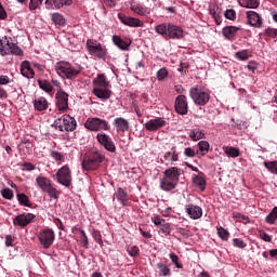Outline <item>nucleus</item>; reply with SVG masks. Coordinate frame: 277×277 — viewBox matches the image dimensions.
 <instances>
[{
  "mask_svg": "<svg viewBox=\"0 0 277 277\" xmlns=\"http://www.w3.org/2000/svg\"><path fill=\"white\" fill-rule=\"evenodd\" d=\"M119 21L122 23V25H126L127 27H144V22H142L137 17L119 15Z\"/></svg>",
  "mask_w": 277,
  "mask_h": 277,
  "instance_id": "obj_24",
  "label": "nucleus"
},
{
  "mask_svg": "<svg viewBox=\"0 0 277 277\" xmlns=\"http://www.w3.org/2000/svg\"><path fill=\"white\" fill-rule=\"evenodd\" d=\"M266 36H268L269 38H276L277 37V29L276 28H267L265 30Z\"/></svg>",
  "mask_w": 277,
  "mask_h": 277,
  "instance_id": "obj_59",
  "label": "nucleus"
},
{
  "mask_svg": "<svg viewBox=\"0 0 277 277\" xmlns=\"http://www.w3.org/2000/svg\"><path fill=\"white\" fill-rule=\"evenodd\" d=\"M55 105L60 114H66L68 111V93L65 91L56 92Z\"/></svg>",
  "mask_w": 277,
  "mask_h": 277,
  "instance_id": "obj_13",
  "label": "nucleus"
},
{
  "mask_svg": "<svg viewBox=\"0 0 277 277\" xmlns=\"http://www.w3.org/2000/svg\"><path fill=\"white\" fill-rule=\"evenodd\" d=\"M96 140L101 146L105 148L108 153H116V143L111 140V136L106 133H97Z\"/></svg>",
  "mask_w": 277,
  "mask_h": 277,
  "instance_id": "obj_14",
  "label": "nucleus"
},
{
  "mask_svg": "<svg viewBox=\"0 0 277 277\" xmlns=\"http://www.w3.org/2000/svg\"><path fill=\"white\" fill-rule=\"evenodd\" d=\"M87 51L92 57L96 60H103L104 62L107 60V48L102 45L96 39H88L87 43Z\"/></svg>",
  "mask_w": 277,
  "mask_h": 277,
  "instance_id": "obj_7",
  "label": "nucleus"
},
{
  "mask_svg": "<svg viewBox=\"0 0 277 277\" xmlns=\"http://www.w3.org/2000/svg\"><path fill=\"white\" fill-rule=\"evenodd\" d=\"M14 83V78H11L8 75H0V85H10ZM0 98H8V91L0 87Z\"/></svg>",
  "mask_w": 277,
  "mask_h": 277,
  "instance_id": "obj_27",
  "label": "nucleus"
},
{
  "mask_svg": "<svg viewBox=\"0 0 277 277\" xmlns=\"http://www.w3.org/2000/svg\"><path fill=\"white\" fill-rule=\"evenodd\" d=\"M127 252L130 256H140V248L137 246H132L127 249Z\"/></svg>",
  "mask_w": 277,
  "mask_h": 277,
  "instance_id": "obj_56",
  "label": "nucleus"
},
{
  "mask_svg": "<svg viewBox=\"0 0 277 277\" xmlns=\"http://www.w3.org/2000/svg\"><path fill=\"white\" fill-rule=\"evenodd\" d=\"M175 111L180 114V116H186L188 111V107H187V97L185 95H179L175 98Z\"/></svg>",
  "mask_w": 277,
  "mask_h": 277,
  "instance_id": "obj_20",
  "label": "nucleus"
},
{
  "mask_svg": "<svg viewBox=\"0 0 277 277\" xmlns=\"http://www.w3.org/2000/svg\"><path fill=\"white\" fill-rule=\"evenodd\" d=\"M224 16L228 21H235V18H237V13L233 9H227L224 13Z\"/></svg>",
  "mask_w": 277,
  "mask_h": 277,
  "instance_id": "obj_53",
  "label": "nucleus"
},
{
  "mask_svg": "<svg viewBox=\"0 0 277 277\" xmlns=\"http://www.w3.org/2000/svg\"><path fill=\"white\" fill-rule=\"evenodd\" d=\"M166 124H168V121H166V118L156 117L145 122L144 129H146V131H159V129H163Z\"/></svg>",
  "mask_w": 277,
  "mask_h": 277,
  "instance_id": "obj_16",
  "label": "nucleus"
},
{
  "mask_svg": "<svg viewBox=\"0 0 277 277\" xmlns=\"http://www.w3.org/2000/svg\"><path fill=\"white\" fill-rule=\"evenodd\" d=\"M162 163H166V166H170V163H174L179 161V151H176V146H173L170 151H167L162 158Z\"/></svg>",
  "mask_w": 277,
  "mask_h": 277,
  "instance_id": "obj_22",
  "label": "nucleus"
},
{
  "mask_svg": "<svg viewBox=\"0 0 277 277\" xmlns=\"http://www.w3.org/2000/svg\"><path fill=\"white\" fill-rule=\"evenodd\" d=\"M5 246L8 248L14 246V239H12V236H10V235L5 236Z\"/></svg>",
  "mask_w": 277,
  "mask_h": 277,
  "instance_id": "obj_64",
  "label": "nucleus"
},
{
  "mask_svg": "<svg viewBox=\"0 0 277 277\" xmlns=\"http://www.w3.org/2000/svg\"><path fill=\"white\" fill-rule=\"evenodd\" d=\"M168 77V69L166 67L160 68L157 71V79L158 81H163Z\"/></svg>",
  "mask_w": 277,
  "mask_h": 277,
  "instance_id": "obj_52",
  "label": "nucleus"
},
{
  "mask_svg": "<svg viewBox=\"0 0 277 277\" xmlns=\"http://www.w3.org/2000/svg\"><path fill=\"white\" fill-rule=\"evenodd\" d=\"M157 269H158L159 276H163V277L172 276V269L170 268V266H168L163 262L157 263Z\"/></svg>",
  "mask_w": 277,
  "mask_h": 277,
  "instance_id": "obj_39",
  "label": "nucleus"
},
{
  "mask_svg": "<svg viewBox=\"0 0 277 277\" xmlns=\"http://www.w3.org/2000/svg\"><path fill=\"white\" fill-rule=\"evenodd\" d=\"M236 60H239V62H246L250 60V53L248 50H241L235 53Z\"/></svg>",
  "mask_w": 277,
  "mask_h": 277,
  "instance_id": "obj_44",
  "label": "nucleus"
},
{
  "mask_svg": "<svg viewBox=\"0 0 277 277\" xmlns=\"http://www.w3.org/2000/svg\"><path fill=\"white\" fill-rule=\"evenodd\" d=\"M50 198L53 200L60 199V190L57 188L53 187V184H51L47 189L43 190Z\"/></svg>",
  "mask_w": 277,
  "mask_h": 277,
  "instance_id": "obj_41",
  "label": "nucleus"
},
{
  "mask_svg": "<svg viewBox=\"0 0 277 277\" xmlns=\"http://www.w3.org/2000/svg\"><path fill=\"white\" fill-rule=\"evenodd\" d=\"M159 228L161 233H163V235H170V233L172 232L170 223H167L166 221L159 226Z\"/></svg>",
  "mask_w": 277,
  "mask_h": 277,
  "instance_id": "obj_54",
  "label": "nucleus"
},
{
  "mask_svg": "<svg viewBox=\"0 0 277 277\" xmlns=\"http://www.w3.org/2000/svg\"><path fill=\"white\" fill-rule=\"evenodd\" d=\"M151 222L155 224V226H160L166 221L161 219L160 215H155L154 217H151Z\"/></svg>",
  "mask_w": 277,
  "mask_h": 277,
  "instance_id": "obj_58",
  "label": "nucleus"
},
{
  "mask_svg": "<svg viewBox=\"0 0 277 277\" xmlns=\"http://www.w3.org/2000/svg\"><path fill=\"white\" fill-rule=\"evenodd\" d=\"M172 213H174V210H172V208H166L161 211L162 217H170Z\"/></svg>",
  "mask_w": 277,
  "mask_h": 277,
  "instance_id": "obj_60",
  "label": "nucleus"
},
{
  "mask_svg": "<svg viewBox=\"0 0 277 277\" xmlns=\"http://www.w3.org/2000/svg\"><path fill=\"white\" fill-rule=\"evenodd\" d=\"M184 155L186 157H188L189 159H194V157H196V155H198V151H196V149H194V147H186L184 149Z\"/></svg>",
  "mask_w": 277,
  "mask_h": 277,
  "instance_id": "obj_51",
  "label": "nucleus"
},
{
  "mask_svg": "<svg viewBox=\"0 0 277 277\" xmlns=\"http://www.w3.org/2000/svg\"><path fill=\"white\" fill-rule=\"evenodd\" d=\"M21 75H23L26 79H34L36 76V72L34 71V68H31V63L29 61H24L21 63Z\"/></svg>",
  "mask_w": 277,
  "mask_h": 277,
  "instance_id": "obj_25",
  "label": "nucleus"
},
{
  "mask_svg": "<svg viewBox=\"0 0 277 277\" xmlns=\"http://www.w3.org/2000/svg\"><path fill=\"white\" fill-rule=\"evenodd\" d=\"M50 157L55 161L57 166H62V163H66V154H63L57 150H51Z\"/></svg>",
  "mask_w": 277,
  "mask_h": 277,
  "instance_id": "obj_34",
  "label": "nucleus"
},
{
  "mask_svg": "<svg viewBox=\"0 0 277 277\" xmlns=\"http://www.w3.org/2000/svg\"><path fill=\"white\" fill-rule=\"evenodd\" d=\"M1 196L5 200H12V198H14V190H12V188H4L1 190Z\"/></svg>",
  "mask_w": 277,
  "mask_h": 277,
  "instance_id": "obj_46",
  "label": "nucleus"
},
{
  "mask_svg": "<svg viewBox=\"0 0 277 277\" xmlns=\"http://www.w3.org/2000/svg\"><path fill=\"white\" fill-rule=\"evenodd\" d=\"M265 168L273 174H277V161L264 162Z\"/></svg>",
  "mask_w": 277,
  "mask_h": 277,
  "instance_id": "obj_49",
  "label": "nucleus"
},
{
  "mask_svg": "<svg viewBox=\"0 0 277 277\" xmlns=\"http://www.w3.org/2000/svg\"><path fill=\"white\" fill-rule=\"evenodd\" d=\"M179 185L174 180H171V177H168V175H164L160 180V188L163 189V192H172Z\"/></svg>",
  "mask_w": 277,
  "mask_h": 277,
  "instance_id": "obj_26",
  "label": "nucleus"
},
{
  "mask_svg": "<svg viewBox=\"0 0 277 277\" xmlns=\"http://www.w3.org/2000/svg\"><path fill=\"white\" fill-rule=\"evenodd\" d=\"M52 127L56 131H61V133H72L77 129V120L71 117L70 115H63L62 117L57 118Z\"/></svg>",
  "mask_w": 277,
  "mask_h": 277,
  "instance_id": "obj_5",
  "label": "nucleus"
},
{
  "mask_svg": "<svg viewBox=\"0 0 277 277\" xmlns=\"http://www.w3.org/2000/svg\"><path fill=\"white\" fill-rule=\"evenodd\" d=\"M188 137L193 141V142H198L200 140H206L207 136L205 134V130L200 129V128H194L188 130Z\"/></svg>",
  "mask_w": 277,
  "mask_h": 277,
  "instance_id": "obj_28",
  "label": "nucleus"
},
{
  "mask_svg": "<svg viewBox=\"0 0 277 277\" xmlns=\"http://www.w3.org/2000/svg\"><path fill=\"white\" fill-rule=\"evenodd\" d=\"M241 28L237 26H227L223 28V36L226 38V40H235V37L237 36V31H239Z\"/></svg>",
  "mask_w": 277,
  "mask_h": 277,
  "instance_id": "obj_32",
  "label": "nucleus"
},
{
  "mask_svg": "<svg viewBox=\"0 0 277 277\" xmlns=\"http://www.w3.org/2000/svg\"><path fill=\"white\" fill-rule=\"evenodd\" d=\"M277 220V207H274L271 213L266 216V224H275Z\"/></svg>",
  "mask_w": 277,
  "mask_h": 277,
  "instance_id": "obj_45",
  "label": "nucleus"
},
{
  "mask_svg": "<svg viewBox=\"0 0 277 277\" xmlns=\"http://www.w3.org/2000/svg\"><path fill=\"white\" fill-rule=\"evenodd\" d=\"M36 184L39 187V189H41V192H44V190L49 189V187H51V185H53V182L49 177L38 175L36 177Z\"/></svg>",
  "mask_w": 277,
  "mask_h": 277,
  "instance_id": "obj_30",
  "label": "nucleus"
},
{
  "mask_svg": "<svg viewBox=\"0 0 277 277\" xmlns=\"http://www.w3.org/2000/svg\"><path fill=\"white\" fill-rule=\"evenodd\" d=\"M51 21L56 27H65L66 26V17L62 15V13H52Z\"/></svg>",
  "mask_w": 277,
  "mask_h": 277,
  "instance_id": "obj_36",
  "label": "nucleus"
},
{
  "mask_svg": "<svg viewBox=\"0 0 277 277\" xmlns=\"http://www.w3.org/2000/svg\"><path fill=\"white\" fill-rule=\"evenodd\" d=\"M56 74L62 79H69L70 81L77 79L81 75V67L71 64L70 62L60 61L54 65Z\"/></svg>",
  "mask_w": 277,
  "mask_h": 277,
  "instance_id": "obj_2",
  "label": "nucleus"
},
{
  "mask_svg": "<svg viewBox=\"0 0 277 277\" xmlns=\"http://www.w3.org/2000/svg\"><path fill=\"white\" fill-rule=\"evenodd\" d=\"M130 10L134 14H137V16H150L153 13V9L144 5L142 2H135V0L129 1Z\"/></svg>",
  "mask_w": 277,
  "mask_h": 277,
  "instance_id": "obj_12",
  "label": "nucleus"
},
{
  "mask_svg": "<svg viewBox=\"0 0 277 277\" xmlns=\"http://www.w3.org/2000/svg\"><path fill=\"white\" fill-rule=\"evenodd\" d=\"M93 94L100 101H109L111 98V83L107 80L105 74H98L93 79Z\"/></svg>",
  "mask_w": 277,
  "mask_h": 277,
  "instance_id": "obj_1",
  "label": "nucleus"
},
{
  "mask_svg": "<svg viewBox=\"0 0 277 277\" xmlns=\"http://www.w3.org/2000/svg\"><path fill=\"white\" fill-rule=\"evenodd\" d=\"M216 235L222 241H228L230 237V233H228L227 229L222 226L216 227Z\"/></svg>",
  "mask_w": 277,
  "mask_h": 277,
  "instance_id": "obj_42",
  "label": "nucleus"
},
{
  "mask_svg": "<svg viewBox=\"0 0 277 277\" xmlns=\"http://www.w3.org/2000/svg\"><path fill=\"white\" fill-rule=\"evenodd\" d=\"M189 96L195 103V105H198L199 107H205L211 101V91L200 87H192L189 90Z\"/></svg>",
  "mask_w": 277,
  "mask_h": 277,
  "instance_id": "obj_4",
  "label": "nucleus"
},
{
  "mask_svg": "<svg viewBox=\"0 0 277 277\" xmlns=\"http://www.w3.org/2000/svg\"><path fill=\"white\" fill-rule=\"evenodd\" d=\"M248 70H250L251 72H255L256 68H259V64H256V62L254 61H250L247 65Z\"/></svg>",
  "mask_w": 277,
  "mask_h": 277,
  "instance_id": "obj_57",
  "label": "nucleus"
},
{
  "mask_svg": "<svg viewBox=\"0 0 277 277\" xmlns=\"http://www.w3.org/2000/svg\"><path fill=\"white\" fill-rule=\"evenodd\" d=\"M233 246L234 248H239L240 250H243V248H246L248 245L241 238H234Z\"/></svg>",
  "mask_w": 277,
  "mask_h": 277,
  "instance_id": "obj_50",
  "label": "nucleus"
},
{
  "mask_svg": "<svg viewBox=\"0 0 277 277\" xmlns=\"http://www.w3.org/2000/svg\"><path fill=\"white\" fill-rule=\"evenodd\" d=\"M36 111H47L49 109V101L44 97H38L32 101Z\"/></svg>",
  "mask_w": 277,
  "mask_h": 277,
  "instance_id": "obj_33",
  "label": "nucleus"
},
{
  "mask_svg": "<svg viewBox=\"0 0 277 277\" xmlns=\"http://www.w3.org/2000/svg\"><path fill=\"white\" fill-rule=\"evenodd\" d=\"M36 220V214L34 213H23L13 219L14 226H19L21 228H25V226H29L31 222Z\"/></svg>",
  "mask_w": 277,
  "mask_h": 277,
  "instance_id": "obj_15",
  "label": "nucleus"
},
{
  "mask_svg": "<svg viewBox=\"0 0 277 277\" xmlns=\"http://www.w3.org/2000/svg\"><path fill=\"white\" fill-rule=\"evenodd\" d=\"M113 42L115 44V47H117L118 49H120V51H129L132 41L129 38H122L118 35H114L113 36Z\"/></svg>",
  "mask_w": 277,
  "mask_h": 277,
  "instance_id": "obj_21",
  "label": "nucleus"
},
{
  "mask_svg": "<svg viewBox=\"0 0 277 277\" xmlns=\"http://www.w3.org/2000/svg\"><path fill=\"white\" fill-rule=\"evenodd\" d=\"M212 18H214L216 25H222V15L211 11Z\"/></svg>",
  "mask_w": 277,
  "mask_h": 277,
  "instance_id": "obj_62",
  "label": "nucleus"
},
{
  "mask_svg": "<svg viewBox=\"0 0 277 277\" xmlns=\"http://www.w3.org/2000/svg\"><path fill=\"white\" fill-rule=\"evenodd\" d=\"M169 259L177 269H183V265L179 262V255L176 253H170Z\"/></svg>",
  "mask_w": 277,
  "mask_h": 277,
  "instance_id": "obj_48",
  "label": "nucleus"
},
{
  "mask_svg": "<svg viewBox=\"0 0 277 277\" xmlns=\"http://www.w3.org/2000/svg\"><path fill=\"white\" fill-rule=\"evenodd\" d=\"M84 129H87V131H92L93 133H98V131H109L111 126L109 124V121L103 118L89 117L84 121Z\"/></svg>",
  "mask_w": 277,
  "mask_h": 277,
  "instance_id": "obj_9",
  "label": "nucleus"
},
{
  "mask_svg": "<svg viewBox=\"0 0 277 277\" xmlns=\"http://www.w3.org/2000/svg\"><path fill=\"white\" fill-rule=\"evenodd\" d=\"M192 180L195 187H198L200 192H205V189H207V180L205 176H202V174H193Z\"/></svg>",
  "mask_w": 277,
  "mask_h": 277,
  "instance_id": "obj_29",
  "label": "nucleus"
},
{
  "mask_svg": "<svg viewBox=\"0 0 277 277\" xmlns=\"http://www.w3.org/2000/svg\"><path fill=\"white\" fill-rule=\"evenodd\" d=\"M17 200L22 207H31V201H29V197L26 196L24 193L17 194Z\"/></svg>",
  "mask_w": 277,
  "mask_h": 277,
  "instance_id": "obj_43",
  "label": "nucleus"
},
{
  "mask_svg": "<svg viewBox=\"0 0 277 277\" xmlns=\"http://www.w3.org/2000/svg\"><path fill=\"white\" fill-rule=\"evenodd\" d=\"M223 150H224L226 157H230L232 159H237V157H239V155H241L239 147L223 146Z\"/></svg>",
  "mask_w": 277,
  "mask_h": 277,
  "instance_id": "obj_37",
  "label": "nucleus"
},
{
  "mask_svg": "<svg viewBox=\"0 0 277 277\" xmlns=\"http://www.w3.org/2000/svg\"><path fill=\"white\" fill-rule=\"evenodd\" d=\"M40 246L44 250H49L55 242V232L51 228H43L37 235Z\"/></svg>",
  "mask_w": 277,
  "mask_h": 277,
  "instance_id": "obj_11",
  "label": "nucleus"
},
{
  "mask_svg": "<svg viewBox=\"0 0 277 277\" xmlns=\"http://www.w3.org/2000/svg\"><path fill=\"white\" fill-rule=\"evenodd\" d=\"M247 22L251 27H255L256 29H261L263 27V17L255 11H247Z\"/></svg>",
  "mask_w": 277,
  "mask_h": 277,
  "instance_id": "obj_17",
  "label": "nucleus"
},
{
  "mask_svg": "<svg viewBox=\"0 0 277 277\" xmlns=\"http://www.w3.org/2000/svg\"><path fill=\"white\" fill-rule=\"evenodd\" d=\"M197 155L199 157H205L209 153V149L211 148V145L209 144V141H199L197 143Z\"/></svg>",
  "mask_w": 277,
  "mask_h": 277,
  "instance_id": "obj_35",
  "label": "nucleus"
},
{
  "mask_svg": "<svg viewBox=\"0 0 277 277\" xmlns=\"http://www.w3.org/2000/svg\"><path fill=\"white\" fill-rule=\"evenodd\" d=\"M47 10H62L64 5H72V0H45Z\"/></svg>",
  "mask_w": 277,
  "mask_h": 277,
  "instance_id": "obj_19",
  "label": "nucleus"
},
{
  "mask_svg": "<svg viewBox=\"0 0 277 277\" xmlns=\"http://www.w3.org/2000/svg\"><path fill=\"white\" fill-rule=\"evenodd\" d=\"M154 30L158 34V36H162V38H170V40H181V38L184 36L183 28L172 23H162L156 25Z\"/></svg>",
  "mask_w": 277,
  "mask_h": 277,
  "instance_id": "obj_3",
  "label": "nucleus"
},
{
  "mask_svg": "<svg viewBox=\"0 0 277 277\" xmlns=\"http://www.w3.org/2000/svg\"><path fill=\"white\" fill-rule=\"evenodd\" d=\"M185 211L190 220H200L202 217V208L194 203L185 206Z\"/></svg>",
  "mask_w": 277,
  "mask_h": 277,
  "instance_id": "obj_18",
  "label": "nucleus"
},
{
  "mask_svg": "<svg viewBox=\"0 0 277 277\" xmlns=\"http://www.w3.org/2000/svg\"><path fill=\"white\" fill-rule=\"evenodd\" d=\"M117 200L122 205V207H127V202L129 200V194L122 188H117V193L115 194Z\"/></svg>",
  "mask_w": 277,
  "mask_h": 277,
  "instance_id": "obj_38",
  "label": "nucleus"
},
{
  "mask_svg": "<svg viewBox=\"0 0 277 277\" xmlns=\"http://www.w3.org/2000/svg\"><path fill=\"white\" fill-rule=\"evenodd\" d=\"M105 161V156L101 151H92L89 155H85L82 159V169L85 172H90V170H98L101 163Z\"/></svg>",
  "mask_w": 277,
  "mask_h": 277,
  "instance_id": "obj_6",
  "label": "nucleus"
},
{
  "mask_svg": "<svg viewBox=\"0 0 277 277\" xmlns=\"http://www.w3.org/2000/svg\"><path fill=\"white\" fill-rule=\"evenodd\" d=\"M164 176H168L169 179L173 180L175 183H179L180 179H181V169L176 168V167H171L169 169H167L163 172Z\"/></svg>",
  "mask_w": 277,
  "mask_h": 277,
  "instance_id": "obj_31",
  "label": "nucleus"
},
{
  "mask_svg": "<svg viewBox=\"0 0 277 277\" xmlns=\"http://www.w3.org/2000/svg\"><path fill=\"white\" fill-rule=\"evenodd\" d=\"M260 4L261 2L259 0H247L245 8L247 10H256V8H259Z\"/></svg>",
  "mask_w": 277,
  "mask_h": 277,
  "instance_id": "obj_47",
  "label": "nucleus"
},
{
  "mask_svg": "<svg viewBox=\"0 0 277 277\" xmlns=\"http://www.w3.org/2000/svg\"><path fill=\"white\" fill-rule=\"evenodd\" d=\"M19 166L21 168H24L23 170H25L26 172H34V170H36V164L31 162H23Z\"/></svg>",
  "mask_w": 277,
  "mask_h": 277,
  "instance_id": "obj_55",
  "label": "nucleus"
},
{
  "mask_svg": "<svg viewBox=\"0 0 277 277\" xmlns=\"http://www.w3.org/2000/svg\"><path fill=\"white\" fill-rule=\"evenodd\" d=\"M113 126L115 127L117 133H127V131H129V120L122 117L115 118Z\"/></svg>",
  "mask_w": 277,
  "mask_h": 277,
  "instance_id": "obj_23",
  "label": "nucleus"
},
{
  "mask_svg": "<svg viewBox=\"0 0 277 277\" xmlns=\"http://www.w3.org/2000/svg\"><path fill=\"white\" fill-rule=\"evenodd\" d=\"M0 55H23V49L12 38L4 36L0 39Z\"/></svg>",
  "mask_w": 277,
  "mask_h": 277,
  "instance_id": "obj_8",
  "label": "nucleus"
},
{
  "mask_svg": "<svg viewBox=\"0 0 277 277\" xmlns=\"http://www.w3.org/2000/svg\"><path fill=\"white\" fill-rule=\"evenodd\" d=\"M56 183L63 187H70L72 185V171L68 164H64L56 171Z\"/></svg>",
  "mask_w": 277,
  "mask_h": 277,
  "instance_id": "obj_10",
  "label": "nucleus"
},
{
  "mask_svg": "<svg viewBox=\"0 0 277 277\" xmlns=\"http://www.w3.org/2000/svg\"><path fill=\"white\" fill-rule=\"evenodd\" d=\"M37 82L40 90L47 94H51V92H53V84H51L48 80L38 79Z\"/></svg>",
  "mask_w": 277,
  "mask_h": 277,
  "instance_id": "obj_40",
  "label": "nucleus"
},
{
  "mask_svg": "<svg viewBox=\"0 0 277 277\" xmlns=\"http://www.w3.org/2000/svg\"><path fill=\"white\" fill-rule=\"evenodd\" d=\"M80 233L82 235L81 242L83 243L84 248H88V246H89L88 235H85V230H81Z\"/></svg>",
  "mask_w": 277,
  "mask_h": 277,
  "instance_id": "obj_63",
  "label": "nucleus"
},
{
  "mask_svg": "<svg viewBox=\"0 0 277 277\" xmlns=\"http://www.w3.org/2000/svg\"><path fill=\"white\" fill-rule=\"evenodd\" d=\"M260 238L263 241L269 242L272 241V236H269V234L265 233V232H260Z\"/></svg>",
  "mask_w": 277,
  "mask_h": 277,
  "instance_id": "obj_61",
  "label": "nucleus"
}]
</instances>
